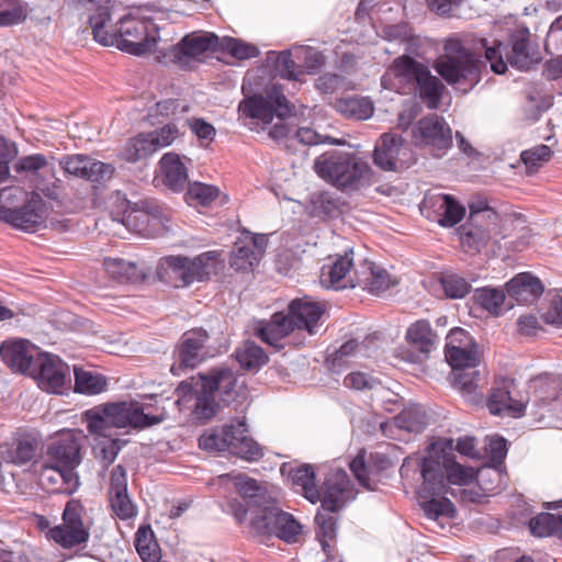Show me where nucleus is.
I'll return each instance as SVG.
<instances>
[{"label":"nucleus","mask_w":562,"mask_h":562,"mask_svg":"<svg viewBox=\"0 0 562 562\" xmlns=\"http://www.w3.org/2000/svg\"><path fill=\"white\" fill-rule=\"evenodd\" d=\"M529 36L527 27H518L512 33L508 46L503 43L487 46L484 38L451 37L445 42V53L434 67L449 85L465 93L479 83L486 63L496 74H504L507 63L520 70L529 68L535 61Z\"/></svg>","instance_id":"obj_1"},{"label":"nucleus","mask_w":562,"mask_h":562,"mask_svg":"<svg viewBox=\"0 0 562 562\" xmlns=\"http://www.w3.org/2000/svg\"><path fill=\"white\" fill-rule=\"evenodd\" d=\"M112 10L103 21L94 18L93 38L104 46H116L120 50L134 56L156 54L157 59L166 58L167 47H159V22L165 12L150 5L131 9L113 24Z\"/></svg>","instance_id":"obj_2"},{"label":"nucleus","mask_w":562,"mask_h":562,"mask_svg":"<svg viewBox=\"0 0 562 562\" xmlns=\"http://www.w3.org/2000/svg\"><path fill=\"white\" fill-rule=\"evenodd\" d=\"M218 481L232 482L237 494L226 499L227 512L238 525L246 527L250 537L260 543L265 542V537L280 508L273 492L266 484L245 474L227 473L220 475Z\"/></svg>","instance_id":"obj_3"},{"label":"nucleus","mask_w":562,"mask_h":562,"mask_svg":"<svg viewBox=\"0 0 562 562\" xmlns=\"http://www.w3.org/2000/svg\"><path fill=\"white\" fill-rule=\"evenodd\" d=\"M414 460L423 479L418 491L420 497L445 494L448 492V484L469 485L476 476L473 468L456 461L452 439H437L428 447L426 456L417 459L406 458L403 468Z\"/></svg>","instance_id":"obj_4"},{"label":"nucleus","mask_w":562,"mask_h":562,"mask_svg":"<svg viewBox=\"0 0 562 562\" xmlns=\"http://www.w3.org/2000/svg\"><path fill=\"white\" fill-rule=\"evenodd\" d=\"M236 373L227 367H220L200 373L192 383L181 382L176 390V403L180 409H190L198 419H209L221 402L226 404L236 397Z\"/></svg>","instance_id":"obj_5"},{"label":"nucleus","mask_w":562,"mask_h":562,"mask_svg":"<svg viewBox=\"0 0 562 562\" xmlns=\"http://www.w3.org/2000/svg\"><path fill=\"white\" fill-rule=\"evenodd\" d=\"M353 497L355 492L347 473L341 469L334 470L324 483L321 509L315 516L316 539L328 558L333 557L337 536L336 519L331 514Z\"/></svg>","instance_id":"obj_6"},{"label":"nucleus","mask_w":562,"mask_h":562,"mask_svg":"<svg viewBox=\"0 0 562 562\" xmlns=\"http://www.w3.org/2000/svg\"><path fill=\"white\" fill-rule=\"evenodd\" d=\"M224 260L221 252L210 250L195 257L167 256L160 260L158 276L175 288H187L194 282H204L218 273Z\"/></svg>","instance_id":"obj_7"},{"label":"nucleus","mask_w":562,"mask_h":562,"mask_svg":"<svg viewBox=\"0 0 562 562\" xmlns=\"http://www.w3.org/2000/svg\"><path fill=\"white\" fill-rule=\"evenodd\" d=\"M391 76L397 78L401 83L415 85L418 97L427 108L438 109L445 86L436 76L431 75L426 65L409 56H402L393 61L389 71L382 77L383 86H386Z\"/></svg>","instance_id":"obj_8"},{"label":"nucleus","mask_w":562,"mask_h":562,"mask_svg":"<svg viewBox=\"0 0 562 562\" xmlns=\"http://www.w3.org/2000/svg\"><path fill=\"white\" fill-rule=\"evenodd\" d=\"M245 420L211 430L199 438V446L206 451H228L247 461H257L263 456L262 448L248 435Z\"/></svg>","instance_id":"obj_9"},{"label":"nucleus","mask_w":562,"mask_h":562,"mask_svg":"<svg viewBox=\"0 0 562 562\" xmlns=\"http://www.w3.org/2000/svg\"><path fill=\"white\" fill-rule=\"evenodd\" d=\"M315 172L341 189H352L369 172V166L351 153L327 151L314 161Z\"/></svg>","instance_id":"obj_10"},{"label":"nucleus","mask_w":562,"mask_h":562,"mask_svg":"<svg viewBox=\"0 0 562 562\" xmlns=\"http://www.w3.org/2000/svg\"><path fill=\"white\" fill-rule=\"evenodd\" d=\"M85 507L78 499H69L63 512V522L48 528L46 537L64 549L86 544L90 537V526L85 522Z\"/></svg>","instance_id":"obj_11"},{"label":"nucleus","mask_w":562,"mask_h":562,"mask_svg":"<svg viewBox=\"0 0 562 562\" xmlns=\"http://www.w3.org/2000/svg\"><path fill=\"white\" fill-rule=\"evenodd\" d=\"M14 170L23 175L35 188L49 199H58L61 181L56 177L54 159L42 154L23 156L14 165Z\"/></svg>","instance_id":"obj_12"},{"label":"nucleus","mask_w":562,"mask_h":562,"mask_svg":"<svg viewBox=\"0 0 562 562\" xmlns=\"http://www.w3.org/2000/svg\"><path fill=\"white\" fill-rule=\"evenodd\" d=\"M238 111L241 116L255 120L257 124L269 125L274 114L281 119L292 112V108L283 94L282 88L272 85L267 91V98L252 95L244 99Z\"/></svg>","instance_id":"obj_13"},{"label":"nucleus","mask_w":562,"mask_h":562,"mask_svg":"<svg viewBox=\"0 0 562 562\" xmlns=\"http://www.w3.org/2000/svg\"><path fill=\"white\" fill-rule=\"evenodd\" d=\"M221 37L210 32H192L186 35L178 44L166 49V57L180 67H189L203 54L220 48Z\"/></svg>","instance_id":"obj_14"},{"label":"nucleus","mask_w":562,"mask_h":562,"mask_svg":"<svg viewBox=\"0 0 562 562\" xmlns=\"http://www.w3.org/2000/svg\"><path fill=\"white\" fill-rule=\"evenodd\" d=\"M353 250L330 256L323 265L319 281L326 289L342 290L358 286V269L353 262Z\"/></svg>","instance_id":"obj_15"},{"label":"nucleus","mask_w":562,"mask_h":562,"mask_svg":"<svg viewBox=\"0 0 562 562\" xmlns=\"http://www.w3.org/2000/svg\"><path fill=\"white\" fill-rule=\"evenodd\" d=\"M47 209L38 192H32L21 207L2 206L0 220L25 232H34L44 226Z\"/></svg>","instance_id":"obj_16"},{"label":"nucleus","mask_w":562,"mask_h":562,"mask_svg":"<svg viewBox=\"0 0 562 562\" xmlns=\"http://www.w3.org/2000/svg\"><path fill=\"white\" fill-rule=\"evenodd\" d=\"M109 205L114 222L126 227L133 226L134 229L139 232L143 228L137 225V222H148L150 216L157 218L160 214L159 206L154 202L142 200L132 204L121 192L111 195Z\"/></svg>","instance_id":"obj_17"},{"label":"nucleus","mask_w":562,"mask_h":562,"mask_svg":"<svg viewBox=\"0 0 562 562\" xmlns=\"http://www.w3.org/2000/svg\"><path fill=\"white\" fill-rule=\"evenodd\" d=\"M30 373L46 392L61 394L70 381L69 367L57 356L42 352Z\"/></svg>","instance_id":"obj_18"},{"label":"nucleus","mask_w":562,"mask_h":562,"mask_svg":"<svg viewBox=\"0 0 562 562\" xmlns=\"http://www.w3.org/2000/svg\"><path fill=\"white\" fill-rule=\"evenodd\" d=\"M445 355L454 371L473 369L479 364V355L472 337L459 327L449 331Z\"/></svg>","instance_id":"obj_19"},{"label":"nucleus","mask_w":562,"mask_h":562,"mask_svg":"<svg viewBox=\"0 0 562 562\" xmlns=\"http://www.w3.org/2000/svg\"><path fill=\"white\" fill-rule=\"evenodd\" d=\"M420 211L428 218L437 221L441 226L452 227L465 214V209L453 196L443 193H427L420 205Z\"/></svg>","instance_id":"obj_20"},{"label":"nucleus","mask_w":562,"mask_h":562,"mask_svg":"<svg viewBox=\"0 0 562 562\" xmlns=\"http://www.w3.org/2000/svg\"><path fill=\"white\" fill-rule=\"evenodd\" d=\"M420 211L428 218L437 221L441 226L452 227L465 214V209L453 196L443 193H427L420 205Z\"/></svg>","instance_id":"obj_21"},{"label":"nucleus","mask_w":562,"mask_h":562,"mask_svg":"<svg viewBox=\"0 0 562 562\" xmlns=\"http://www.w3.org/2000/svg\"><path fill=\"white\" fill-rule=\"evenodd\" d=\"M43 464L76 471L81 463L80 442L72 431L63 432L47 447Z\"/></svg>","instance_id":"obj_22"},{"label":"nucleus","mask_w":562,"mask_h":562,"mask_svg":"<svg viewBox=\"0 0 562 562\" xmlns=\"http://www.w3.org/2000/svg\"><path fill=\"white\" fill-rule=\"evenodd\" d=\"M209 338L204 329H193L182 336L177 350L176 361L170 371L173 375H180L186 369H193L207 356L205 342Z\"/></svg>","instance_id":"obj_23"},{"label":"nucleus","mask_w":562,"mask_h":562,"mask_svg":"<svg viewBox=\"0 0 562 562\" xmlns=\"http://www.w3.org/2000/svg\"><path fill=\"white\" fill-rule=\"evenodd\" d=\"M413 139L418 146L447 149L452 144L451 128L442 117L430 114L420 119L414 126Z\"/></svg>","instance_id":"obj_24"},{"label":"nucleus","mask_w":562,"mask_h":562,"mask_svg":"<svg viewBox=\"0 0 562 562\" xmlns=\"http://www.w3.org/2000/svg\"><path fill=\"white\" fill-rule=\"evenodd\" d=\"M116 428H145L161 423L165 414L151 415L137 401H120L108 403Z\"/></svg>","instance_id":"obj_25"},{"label":"nucleus","mask_w":562,"mask_h":562,"mask_svg":"<svg viewBox=\"0 0 562 562\" xmlns=\"http://www.w3.org/2000/svg\"><path fill=\"white\" fill-rule=\"evenodd\" d=\"M41 353L38 348L26 339L7 340L0 347L3 362L13 371L25 374L34 373L32 369Z\"/></svg>","instance_id":"obj_26"},{"label":"nucleus","mask_w":562,"mask_h":562,"mask_svg":"<svg viewBox=\"0 0 562 562\" xmlns=\"http://www.w3.org/2000/svg\"><path fill=\"white\" fill-rule=\"evenodd\" d=\"M267 246L265 235L244 234L235 243L231 267L236 271H248L259 263Z\"/></svg>","instance_id":"obj_27"},{"label":"nucleus","mask_w":562,"mask_h":562,"mask_svg":"<svg viewBox=\"0 0 562 562\" xmlns=\"http://www.w3.org/2000/svg\"><path fill=\"white\" fill-rule=\"evenodd\" d=\"M325 307L311 297L295 299L289 305V317L295 329L306 330L310 335L318 333Z\"/></svg>","instance_id":"obj_28"},{"label":"nucleus","mask_w":562,"mask_h":562,"mask_svg":"<svg viewBox=\"0 0 562 562\" xmlns=\"http://www.w3.org/2000/svg\"><path fill=\"white\" fill-rule=\"evenodd\" d=\"M109 495L112 510L120 519L126 520L136 516V505L127 493L126 470L121 464L112 470Z\"/></svg>","instance_id":"obj_29"},{"label":"nucleus","mask_w":562,"mask_h":562,"mask_svg":"<svg viewBox=\"0 0 562 562\" xmlns=\"http://www.w3.org/2000/svg\"><path fill=\"white\" fill-rule=\"evenodd\" d=\"M269 136L276 142H288L295 138L299 143L307 146L318 144L342 145L345 143L342 139L321 135L315 130L307 126L293 131L292 127L283 121V117L279 119V122L269 130Z\"/></svg>","instance_id":"obj_30"},{"label":"nucleus","mask_w":562,"mask_h":562,"mask_svg":"<svg viewBox=\"0 0 562 562\" xmlns=\"http://www.w3.org/2000/svg\"><path fill=\"white\" fill-rule=\"evenodd\" d=\"M295 328L288 314L274 313L267 322H260L255 329L256 335L267 345L280 350L284 347V339Z\"/></svg>","instance_id":"obj_31"},{"label":"nucleus","mask_w":562,"mask_h":562,"mask_svg":"<svg viewBox=\"0 0 562 562\" xmlns=\"http://www.w3.org/2000/svg\"><path fill=\"white\" fill-rule=\"evenodd\" d=\"M40 479L44 486L55 493L72 494L80 485L77 471L43 464L42 461Z\"/></svg>","instance_id":"obj_32"},{"label":"nucleus","mask_w":562,"mask_h":562,"mask_svg":"<svg viewBox=\"0 0 562 562\" xmlns=\"http://www.w3.org/2000/svg\"><path fill=\"white\" fill-rule=\"evenodd\" d=\"M81 420L87 431L93 439L116 436L114 420L108 403H103L87 409L81 415Z\"/></svg>","instance_id":"obj_33"},{"label":"nucleus","mask_w":562,"mask_h":562,"mask_svg":"<svg viewBox=\"0 0 562 562\" xmlns=\"http://www.w3.org/2000/svg\"><path fill=\"white\" fill-rule=\"evenodd\" d=\"M358 280V286L375 295L383 293L397 283L396 279L385 269L368 260L359 263Z\"/></svg>","instance_id":"obj_34"},{"label":"nucleus","mask_w":562,"mask_h":562,"mask_svg":"<svg viewBox=\"0 0 562 562\" xmlns=\"http://www.w3.org/2000/svg\"><path fill=\"white\" fill-rule=\"evenodd\" d=\"M302 535L303 526L301 522L292 514L280 507L265 537L263 543H268L274 538L289 544L296 543L300 541Z\"/></svg>","instance_id":"obj_35"},{"label":"nucleus","mask_w":562,"mask_h":562,"mask_svg":"<svg viewBox=\"0 0 562 562\" xmlns=\"http://www.w3.org/2000/svg\"><path fill=\"white\" fill-rule=\"evenodd\" d=\"M106 273L119 281L137 282L144 280L151 271L145 261H131L122 258H105L103 261Z\"/></svg>","instance_id":"obj_36"},{"label":"nucleus","mask_w":562,"mask_h":562,"mask_svg":"<svg viewBox=\"0 0 562 562\" xmlns=\"http://www.w3.org/2000/svg\"><path fill=\"white\" fill-rule=\"evenodd\" d=\"M159 177L162 183L173 192L184 189L188 183V170L179 155L167 153L161 157Z\"/></svg>","instance_id":"obj_37"},{"label":"nucleus","mask_w":562,"mask_h":562,"mask_svg":"<svg viewBox=\"0 0 562 562\" xmlns=\"http://www.w3.org/2000/svg\"><path fill=\"white\" fill-rule=\"evenodd\" d=\"M513 386V382L504 380L499 385L493 389L492 394L487 401V407L491 414H507L516 417L524 412L525 403L514 400L512 396Z\"/></svg>","instance_id":"obj_38"},{"label":"nucleus","mask_w":562,"mask_h":562,"mask_svg":"<svg viewBox=\"0 0 562 562\" xmlns=\"http://www.w3.org/2000/svg\"><path fill=\"white\" fill-rule=\"evenodd\" d=\"M542 282L529 272L515 276L506 283L508 295L518 303H530L543 293Z\"/></svg>","instance_id":"obj_39"},{"label":"nucleus","mask_w":562,"mask_h":562,"mask_svg":"<svg viewBox=\"0 0 562 562\" xmlns=\"http://www.w3.org/2000/svg\"><path fill=\"white\" fill-rule=\"evenodd\" d=\"M403 149V138L398 135L385 133L380 137L374 149V162L381 169L391 171L396 168V158Z\"/></svg>","instance_id":"obj_40"},{"label":"nucleus","mask_w":562,"mask_h":562,"mask_svg":"<svg viewBox=\"0 0 562 562\" xmlns=\"http://www.w3.org/2000/svg\"><path fill=\"white\" fill-rule=\"evenodd\" d=\"M406 339L417 350V355L412 356L408 360L417 362L426 358L435 341V335L427 322L418 321L408 328Z\"/></svg>","instance_id":"obj_41"},{"label":"nucleus","mask_w":562,"mask_h":562,"mask_svg":"<svg viewBox=\"0 0 562 562\" xmlns=\"http://www.w3.org/2000/svg\"><path fill=\"white\" fill-rule=\"evenodd\" d=\"M344 385L348 389H353L357 391L369 390L373 392V397L378 401H387L392 402V396L395 394L391 393L387 389H385L381 381L374 376H371L364 372H351L344 379Z\"/></svg>","instance_id":"obj_42"},{"label":"nucleus","mask_w":562,"mask_h":562,"mask_svg":"<svg viewBox=\"0 0 562 562\" xmlns=\"http://www.w3.org/2000/svg\"><path fill=\"white\" fill-rule=\"evenodd\" d=\"M335 109L341 115L352 120H367L372 116L374 106L366 97H345L336 100Z\"/></svg>","instance_id":"obj_43"},{"label":"nucleus","mask_w":562,"mask_h":562,"mask_svg":"<svg viewBox=\"0 0 562 562\" xmlns=\"http://www.w3.org/2000/svg\"><path fill=\"white\" fill-rule=\"evenodd\" d=\"M436 496L420 497L423 499L420 505L427 519L443 528V520L453 518L456 508L449 498Z\"/></svg>","instance_id":"obj_44"},{"label":"nucleus","mask_w":562,"mask_h":562,"mask_svg":"<svg viewBox=\"0 0 562 562\" xmlns=\"http://www.w3.org/2000/svg\"><path fill=\"white\" fill-rule=\"evenodd\" d=\"M135 548L143 562H159L160 548L149 526L139 527L135 536Z\"/></svg>","instance_id":"obj_45"},{"label":"nucleus","mask_w":562,"mask_h":562,"mask_svg":"<svg viewBox=\"0 0 562 562\" xmlns=\"http://www.w3.org/2000/svg\"><path fill=\"white\" fill-rule=\"evenodd\" d=\"M290 476L293 484L301 487L306 499L313 504L322 502L323 493L321 494L316 487L315 473L311 465L305 464L293 469Z\"/></svg>","instance_id":"obj_46"},{"label":"nucleus","mask_w":562,"mask_h":562,"mask_svg":"<svg viewBox=\"0 0 562 562\" xmlns=\"http://www.w3.org/2000/svg\"><path fill=\"white\" fill-rule=\"evenodd\" d=\"M495 225L484 223H471L469 221L460 228V240L463 246L471 250H479L491 237V229Z\"/></svg>","instance_id":"obj_47"},{"label":"nucleus","mask_w":562,"mask_h":562,"mask_svg":"<svg viewBox=\"0 0 562 562\" xmlns=\"http://www.w3.org/2000/svg\"><path fill=\"white\" fill-rule=\"evenodd\" d=\"M36 448L37 441L33 437L21 436L13 442L11 448L4 452L3 459L7 462L22 465L30 462L34 458Z\"/></svg>","instance_id":"obj_48"},{"label":"nucleus","mask_w":562,"mask_h":562,"mask_svg":"<svg viewBox=\"0 0 562 562\" xmlns=\"http://www.w3.org/2000/svg\"><path fill=\"white\" fill-rule=\"evenodd\" d=\"M108 387L106 379L92 371L75 369V391L78 393L94 395L102 393Z\"/></svg>","instance_id":"obj_49"},{"label":"nucleus","mask_w":562,"mask_h":562,"mask_svg":"<svg viewBox=\"0 0 562 562\" xmlns=\"http://www.w3.org/2000/svg\"><path fill=\"white\" fill-rule=\"evenodd\" d=\"M236 360L243 369L259 370L268 361L265 350L252 341H246L235 352Z\"/></svg>","instance_id":"obj_50"},{"label":"nucleus","mask_w":562,"mask_h":562,"mask_svg":"<svg viewBox=\"0 0 562 562\" xmlns=\"http://www.w3.org/2000/svg\"><path fill=\"white\" fill-rule=\"evenodd\" d=\"M479 380L480 372L475 368L454 371L456 386L469 402L476 403L482 397V394L477 392Z\"/></svg>","instance_id":"obj_51"},{"label":"nucleus","mask_w":562,"mask_h":562,"mask_svg":"<svg viewBox=\"0 0 562 562\" xmlns=\"http://www.w3.org/2000/svg\"><path fill=\"white\" fill-rule=\"evenodd\" d=\"M427 423V415L420 406L406 407L394 418L397 428L409 432H420Z\"/></svg>","instance_id":"obj_52"},{"label":"nucleus","mask_w":562,"mask_h":562,"mask_svg":"<svg viewBox=\"0 0 562 562\" xmlns=\"http://www.w3.org/2000/svg\"><path fill=\"white\" fill-rule=\"evenodd\" d=\"M530 531L537 537L555 535L562 538V517L549 513H542L533 517L529 522Z\"/></svg>","instance_id":"obj_53"},{"label":"nucleus","mask_w":562,"mask_h":562,"mask_svg":"<svg viewBox=\"0 0 562 562\" xmlns=\"http://www.w3.org/2000/svg\"><path fill=\"white\" fill-rule=\"evenodd\" d=\"M27 13V3L22 0H0V26L22 23Z\"/></svg>","instance_id":"obj_54"},{"label":"nucleus","mask_w":562,"mask_h":562,"mask_svg":"<svg viewBox=\"0 0 562 562\" xmlns=\"http://www.w3.org/2000/svg\"><path fill=\"white\" fill-rule=\"evenodd\" d=\"M70 7L82 8L89 11V23L94 33V18L97 21H103L108 16V11L113 9L114 0H64Z\"/></svg>","instance_id":"obj_55"},{"label":"nucleus","mask_w":562,"mask_h":562,"mask_svg":"<svg viewBox=\"0 0 562 562\" xmlns=\"http://www.w3.org/2000/svg\"><path fill=\"white\" fill-rule=\"evenodd\" d=\"M473 299L482 308L498 315L505 301V293L502 289L484 286L474 291Z\"/></svg>","instance_id":"obj_56"},{"label":"nucleus","mask_w":562,"mask_h":562,"mask_svg":"<svg viewBox=\"0 0 562 562\" xmlns=\"http://www.w3.org/2000/svg\"><path fill=\"white\" fill-rule=\"evenodd\" d=\"M220 195V190L216 187L194 182L189 186L184 199L189 205L192 206H207L211 205Z\"/></svg>","instance_id":"obj_57"},{"label":"nucleus","mask_w":562,"mask_h":562,"mask_svg":"<svg viewBox=\"0 0 562 562\" xmlns=\"http://www.w3.org/2000/svg\"><path fill=\"white\" fill-rule=\"evenodd\" d=\"M300 63L294 57V48L290 50H283L278 54L276 60V70L284 79L293 81H302L304 71L300 66Z\"/></svg>","instance_id":"obj_58"},{"label":"nucleus","mask_w":562,"mask_h":562,"mask_svg":"<svg viewBox=\"0 0 562 562\" xmlns=\"http://www.w3.org/2000/svg\"><path fill=\"white\" fill-rule=\"evenodd\" d=\"M153 153H155V147L150 145L146 134H139L126 143L122 157L126 161L135 162Z\"/></svg>","instance_id":"obj_59"},{"label":"nucleus","mask_w":562,"mask_h":562,"mask_svg":"<svg viewBox=\"0 0 562 562\" xmlns=\"http://www.w3.org/2000/svg\"><path fill=\"white\" fill-rule=\"evenodd\" d=\"M113 173L114 167L111 164L88 156L80 178L91 182H102L110 180Z\"/></svg>","instance_id":"obj_60"},{"label":"nucleus","mask_w":562,"mask_h":562,"mask_svg":"<svg viewBox=\"0 0 562 562\" xmlns=\"http://www.w3.org/2000/svg\"><path fill=\"white\" fill-rule=\"evenodd\" d=\"M294 57L301 61L304 74H315L324 64L323 55L312 47H294Z\"/></svg>","instance_id":"obj_61"},{"label":"nucleus","mask_w":562,"mask_h":562,"mask_svg":"<svg viewBox=\"0 0 562 562\" xmlns=\"http://www.w3.org/2000/svg\"><path fill=\"white\" fill-rule=\"evenodd\" d=\"M218 50L228 52L232 56L238 59L252 58L259 54L256 46L233 37H221Z\"/></svg>","instance_id":"obj_62"},{"label":"nucleus","mask_w":562,"mask_h":562,"mask_svg":"<svg viewBox=\"0 0 562 562\" xmlns=\"http://www.w3.org/2000/svg\"><path fill=\"white\" fill-rule=\"evenodd\" d=\"M95 445L93 447V452L97 458L101 459L104 462V465L111 464L117 457L121 445L120 440L116 436L109 438H99L94 439Z\"/></svg>","instance_id":"obj_63"},{"label":"nucleus","mask_w":562,"mask_h":562,"mask_svg":"<svg viewBox=\"0 0 562 562\" xmlns=\"http://www.w3.org/2000/svg\"><path fill=\"white\" fill-rule=\"evenodd\" d=\"M441 285L446 295L450 299L464 297L471 289V284L464 278L457 274L442 277Z\"/></svg>","instance_id":"obj_64"}]
</instances>
